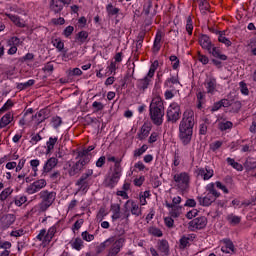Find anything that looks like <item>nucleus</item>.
<instances>
[{
  "label": "nucleus",
  "instance_id": "obj_56",
  "mask_svg": "<svg viewBox=\"0 0 256 256\" xmlns=\"http://www.w3.org/2000/svg\"><path fill=\"white\" fill-rule=\"evenodd\" d=\"M148 149L149 147L147 146V144H143L141 148L134 150V157H141V155H143V153H145V151H147Z\"/></svg>",
  "mask_w": 256,
  "mask_h": 256
},
{
  "label": "nucleus",
  "instance_id": "obj_57",
  "mask_svg": "<svg viewBox=\"0 0 256 256\" xmlns=\"http://www.w3.org/2000/svg\"><path fill=\"white\" fill-rule=\"evenodd\" d=\"M8 45L9 46H14V47H19L21 45V39L17 36H13L8 40Z\"/></svg>",
  "mask_w": 256,
  "mask_h": 256
},
{
  "label": "nucleus",
  "instance_id": "obj_28",
  "mask_svg": "<svg viewBox=\"0 0 256 256\" xmlns=\"http://www.w3.org/2000/svg\"><path fill=\"white\" fill-rule=\"evenodd\" d=\"M120 12H121V9L113 6V3H108L106 5V13L108 17H117V15H119Z\"/></svg>",
  "mask_w": 256,
  "mask_h": 256
},
{
  "label": "nucleus",
  "instance_id": "obj_22",
  "mask_svg": "<svg viewBox=\"0 0 256 256\" xmlns=\"http://www.w3.org/2000/svg\"><path fill=\"white\" fill-rule=\"evenodd\" d=\"M49 9L54 13V15H61V11H63L64 6L59 0H51L49 3Z\"/></svg>",
  "mask_w": 256,
  "mask_h": 256
},
{
  "label": "nucleus",
  "instance_id": "obj_20",
  "mask_svg": "<svg viewBox=\"0 0 256 256\" xmlns=\"http://www.w3.org/2000/svg\"><path fill=\"white\" fill-rule=\"evenodd\" d=\"M196 173L198 177H201V179H203L204 181H209V179H211V177L215 175V172L213 171V169L207 166L205 168H198Z\"/></svg>",
  "mask_w": 256,
  "mask_h": 256
},
{
  "label": "nucleus",
  "instance_id": "obj_47",
  "mask_svg": "<svg viewBox=\"0 0 256 256\" xmlns=\"http://www.w3.org/2000/svg\"><path fill=\"white\" fill-rule=\"evenodd\" d=\"M226 161H227L228 165L233 167V169H236V171H241L243 169V165L236 162L235 159H233V158H227Z\"/></svg>",
  "mask_w": 256,
  "mask_h": 256
},
{
  "label": "nucleus",
  "instance_id": "obj_35",
  "mask_svg": "<svg viewBox=\"0 0 256 256\" xmlns=\"http://www.w3.org/2000/svg\"><path fill=\"white\" fill-rule=\"evenodd\" d=\"M143 41H145V34H143V33L138 34L137 39H136V45L132 49L133 53H137V51H139V49H141V47H143Z\"/></svg>",
  "mask_w": 256,
  "mask_h": 256
},
{
  "label": "nucleus",
  "instance_id": "obj_37",
  "mask_svg": "<svg viewBox=\"0 0 256 256\" xmlns=\"http://www.w3.org/2000/svg\"><path fill=\"white\" fill-rule=\"evenodd\" d=\"M76 159L78 161H87V165H89L91 161V157H89V154L84 149L77 152Z\"/></svg>",
  "mask_w": 256,
  "mask_h": 256
},
{
  "label": "nucleus",
  "instance_id": "obj_49",
  "mask_svg": "<svg viewBox=\"0 0 256 256\" xmlns=\"http://www.w3.org/2000/svg\"><path fill=\"white\" fill-rule=\"evenodd\" d=\"M15 104L13 103V100L9 99L6 101V103L3 105V107L0 109V115H3L6 111H9Z\"/></svg>",
  "mask_w": 256,
  "mask_h": 256
},
{
  "label": "nucleus",
  "instance_id": "obj_43",
  "mask_svg": "<svg viewBox=\"0 0 256 256\" xmlns=\"http://www.w3.org/2000/svg\"><path fill=\"white\" fill-rule=\"evenodd\" d=\"M89 38V33H87V31H80L77 35H76V41L78 43H85L87 41V39Z\"/></svg>",
  "mask_w": 256,
  "mask_h": 256
},
{
  "label": "nucleus",
  "instance_id": "obj_21",
  "mask_svg": "<svg viewBox=\"0 0 256 256\" xmlns=\"http://www.w3.org/2000/svg\"><path fill=\"white\" fill-rule=\"evenodd\" d=\"M195 241V234H186L180 238V249H187V247H191V243Z\"/></svg>",
  "mask_w": 256,
  "mask_h": 256
},
{
  "label": "nucleus",
  "instance_id": "obj_23",
  "mask_svg": "<svg viewBox=\"0 0 256 256\" xmlns=\"http://www.w3.org/2000/svg\"><path fill=\"white\" fill-rule=\"evenodd\" d=\"M128 205L131 206L130 213H132L136 217H140V215H142L141 207H139V204H137V202H135L134 200H127L124 204V207L127 208Z\"/></svg>",
  "mask_w": 256,
  "mask_h": 256
},
{
  "label": "nucleus",
  "instance_id": "obj_1",
  "mask_svg": "<svg viewBox=\"0 0 256 256\" xmlns=\"http://www.w3.org/2000/svg\"><path fill=\"white\" fill-rule=\"evenodd\" d=\"M195 127V112L187 109L182 115L179 124V139L183 145H189L193 139V128Z\"/></svg>",
  "mask_w": 256,
  "mask_h": 256
},
{
  "label": "nucleus",
  "instance_id": "obj_41",
  "mask_svg": "<svg viewBox=\"0 0 256 256\" xmlns=\"http://www.w3.org/2000/svg\"><path fill=\"white\" fill-rule=\"evenodd\" d=\"M10 195H13V189L11 187L5 188L1 193H0V201H7L9 199Z\"/></svg>",
  "mask_w": 256,
  "mask_h": 256
},
{
  "label": "nucleus",
  "instance_id": "obj_3",
  "mask_svg": "<svg viewBox=\"0 0 256 256\" xmlns=\"http://www.w3.org/2000/svg\"><path fill=\"white\" fill-rule=\"evenodd\" d=\"M199 44L202 49H205L210 55L214 56L215 59H219V61H227V56L221 54V50L213 45L211 38H209L207 34H202L199 37Z\"/></svg>",
  "mask_w": 256,
  "mask_h": 256
},
{
  "label": "nucleus",
  "instance_id": "obj_33",
  "mask_svg": "<svg viewBox=\"0 0 256 256\" xmlns=\"http://www.w3.org/2000/svg\"><path fill=\"white\" fill-rule=\"evenodd\" d=\"M209 125H211V120H209V118H204L199 125V134L207 135V129Z\"/></svg>",
  "mask_w": 256,
  "mask_h": 256
},
{
  "label": "nucleus",
  "instance_id": "obj_31",
  "mask_svg": "<svg viewBox=\"0 0 256 256\" xmlns=\"http://www.w3.org/2000/svg\"><path fill=\"white\" fill-rule=\"evenodd\" d=\"M166 207L168 209H171L170 216L173 217L174 219H177V217H179V215H181V207L180 206H175L173 204L166 203Z\"/></svg>",
  "mask_w": 256,
  "mask_h": 256
},
{
  "label": "nucleus",
  "instance_id": "obj_40",
  "mask_svg": "<svg viewBox=\"0 0 256 256\" xmlns=\"http://www.w3.org/2000/svg\"><path fill=\"white\" fill-rule=\"evenodd\" d=\"M39 165H41V161L39 159H33L30 161V167H32V177H37V173L39 172Z\"/></svg>",
  "mask_w": 256,
  "mask_h": 256
},
{
  "label": "nucleus",
  "instance_id": "obj_2",
  "mask_svg": "<svg viewBox=\"0 0 256 256\" xmlns=\"http://www.w3.org/2000/svg\"><path fill=\"white\" fill-rule=\"evenodd\" d=\"M149 115L154 125L157 127L163 125V117H165V104L161 97L156 96L152 99L149 106Z\"/></svg>",
  "mask_w": 256,
  "mask_h": 256
},
{
  "label": "nucleus",
  "instance_id": "obj_50",
  "mask_svg": "<svg viewBox=\"0 0 256 256\" xmlns=\"http://www.w3.org/2000/svg\"><path fill=\"white\" fill-rule=\"evenodd\" d=\"M83 247V240L81 238H76L72 241V248L76 249V251H81Z\"/></svg>",
  "mask_w": 256,
  "mask_h": 256
},
{
  "label": "nucleus",
  "instance_id": "obj_25",
  "mask_svg": "<svg viewBox=\"0 0 256 256\" xmlns=\"http://www.w3.org/2000/svg\"><path fill=\"white\" fill-rule=\"evenodd\" d=\"M14 116L13 113L8 112L0 119V129H5L7 125H10L13 121Z\"/></svg>",
  "mask_w": 256,
  "mask_h": 256
},
{
  "label": "nucleus",
  "instance_id": "obj_8",
  "mask_svg": "<svg viewBox=\"0 0 256 256\" xmlns=\"http://www.w3.org/2000/svg\"><path fill=\"white\" fill-rule=\"evenodd\" d=\"M57 229H59V224H54L48 229V231L46 229H42L40 230L39 234L36 236V239H38V241H42L46 245H49V243L53 241V238L57 233Z\"/></svg>",
  "mask_w": 256,
  "mask_h": 256
},
{
  "label": "nucleus",
  "instance_id": "obj_52",
  "mask_svg": "<svg viewBox=\"0 0 256 256\" xmlns=\"http://www.w3.org/2000/svg\"><path fill=\"white\" fill-rule=\"evenodd\" d=\"M35 59V55L33 53H27L25 56L19 58L20 63H29V61H33Z\"/></svg>",
  "mask_w": 256,
  "mask_h": 256
},
{
  "label": "nucleus",
  "instance_id": "obj_15",
  "mask_svg": "<svg viewBox=\"0 0 256 256\" xmlns=\"http://www.w3.org/2000/svg\"><path fill=\"white\" fill-rule=\"evenodd\" d=\"M151 9H153V0H145L142 13L146 15V17H148V15L155 17V15H157V9H159V4L156 3L154 5L153 11H151Z\"/></svg>",
  "mask_w": 256,
  "mask_h": 256
},
{
  "label": "nucleus",
  "instance_id": "obj_46",
  "mask_svg": "<svg viewBox=\"0 0 256 256\" xmlns=\"http://www.w3.org/2000/svg\"><path fill=\"white\" fill-rule=\"evenodd\" d=\"M26 201H27V196L20 195L14 198L13 203L16 205V207H22L23 205H25Z\"/></svg>",
  "mask_w": 256,
  "mask_h": 256
},
{
  "label": "nucleus",
  "instance_id": "obj_32",
  "mask_svg": "<svg viewBox=\"0 0 256 256\" xmlns=\"http://www.w3.org/2000/svg\"><path fill=\"white\" fill-rule=\"evenodd\" d=\"M112 211V221H117V219H121V205L113 204L111 205Z\"/></svg>",
  "mask_w": 256,
  "mask_h": 256
},
{
  "label": "nucleus",
  "instance_id": "obj_4",
  "mask_svg": "<svg viewBox=\"0 0 256 256\" xmlns=\"http://www.w3.org/2000/svg\"><path fill=\"white\" fill-rule=\"evenodd\" d=\"M38 195L41 199L38 204L39 213H45L55 203V199H57V192L55 191L42 190Z\"/></svg>",
  "mask_w": 256,
  "mask_h": 256
},
{
  "label": "nucleus",
  "instance_id": "obj_55",
  "mask_svg": "<svg viewBox=\"0 0 256 256\" xmlns=\"http://www.w3.org/2000/svg\"><path fill=\"white\" fill-rule=\"evenodd\" d=\"M51 123L54 129H58V127H61L63 120L59 116H54L52 117Z\"/></svg>",
  "mask_w": 256,
  "mask_h": 256
},
{
  "label": "nucleus",
  "instance_id": "obj_26",
  "mask_svg": "<svg viewBox=\"0 0 256 256\" xmlns=\"http://www.w3.org/2000/svg\"><path fill=\"white\" fill-rule=\"evenodd\" d=\"M149 133H151V126L144 124L137 134L139 141H144V139H147V137H149Z\"/></svg>",
  "mask_w": 256,
  "mask_h": 256
},
{
  "label": "nucleus",
  "instance_id": "obj_42",
  "mask_svg": "<svg viewBox=\"0 0 256 256\" xmlns=\"http://www.w3.org/2000/svg\"><path fill=\"white\" fill-rule=\"evenodd\" d=\"M220 102L222 103V107H231V105H235L237 109H241V102L239 101L233 102V100L222 99Z\"/></svg>",
  "mask_w": 256,
  "mask_h": 256
},
{
  "label": "nucleus",
  "instance_id": "obj_60",
  "mask_svg": "<svg viewBox=\"0 0 256 256\" xmlns=\"http://www.w3.org/2000/svg\"><path fill=\"white\" fill-rule=\"evenodd\" d=\"M25 163H27V159L26 158H21L18 162V164H16V173H20L21 171H23V168L25 167Z\"/></svg>",
  "mask_w": 256,
  "mask_h": 256
},
{
  "label": "nucleus",
  "instance_id": "obj_14",
  "mask_svg": "<svg viewBox=\"0 0 256 256\" xmlns=\"http://www.w3.org/2000/svg\"><path fill=\"white\" fill-rule=\"evenodd\" d=\"M85 165H87V160H77L73 165H70L68 175H70V177H75V175H79V173L83 171V169H85Z\"/></svg>",
  "mask_w": 256,
  "mask_h": 256
},
{
  "label": "nucleus",
  "instance_id": "obj_11",
  "mask_svg": "<svg viewBox=\"0 0 256 256\" xmlns=\"http://www.w3.org/2000/svg\"><path fill=\"white\" fill-rule=\"evenodd\" d=\"M166 117L170 123H177L181 119V106L177 102L171 103L167 109Z\"/></svg>",
  "mask_w": 256,
  "mask_h": 256
},
{
  "label": "nucleus",
  "instance_id": "obj_16",
  "mask_svg": "<svg viewBox=\"0 0 256 256\" xmlns=\"http://www.w3.org/2000/svg\"><path fill=\"white\" fill-rule=\"evenodd\" d=\"M15 214H6L0 218L1 229H9L10 225H13L16 221Z\"/></svg>",
  "mask_w": 256,
  "mask_h": 256
},
{
  "label": "nucleus",
  "instance_id": "obj_6",
  "mask_svg": "<svg viewBox=\"0 0 256 256\" xmlns=\"http://www.w3.org/2000/svg\"><path fill=\"white\" fill-rule=\"evenodd\" d=\"M121 175H123V167L119 162H117L112 168H110L108 177L104 180L105 187L114 189L117 183L121 180Z\"/></svg>",
  "mask_w": 256,
  "mask_h": 256
},
{
  "label": "nucleus",
  "instance_id": "obj_59",
  "mask_svg": "<svg viewBox=\"0 0 256 256\" xmlns=\"http://www.w3.org/2000/svg\"><path fill=\"white\" fill-rule=\"evenodd\" d=\"M50 179L53 181V183H59L61 181V172L54 171L50 174Z\"/></svg>",
  "mask_w": 256,
  "mask_h": 256
},
{
  "label": "nucleus",
  "instance_id": "obj_53",
  "mask_svg": "<svg viewBox=\"0 0 256 256\" xmlns=\"http://www.w3.org/2000/svg\"><path fill=\"white\" fill-rule=\"evenodd\" d=\"M67 75L68 77H79V75H82L83 74V71H81V69L79 68H74V69H70V70H67Z\"/></svg>",
  "mask_w": 256,
  "mask_h": 256
},
{
  "label": "nucleus",
  "instance_id": "obj_9",
  "mask_svg": "<svg viewBox=\"0 0 256 256\" xmlns=\"http://www.w3.org/2000/svg\"><path fill=\"white\" fill-rule=\"evenodd\" d=\"M91 177H93V169H87L85 173L76 181V186L79 187V191L87 193L91 187Z\"/></svg>",
  "mask_w": 256,
  "mask_h": 256
},
{
  "label": "nucleus",
  "instance_id": "obj_38",
  "mask_svg": "<svg viewBox=\"0 0 256 256\" xmlns=\"http://www.w3.org/2000/svg\"><path fill=\"white\" fill-rule=\"evenodd\" d=\"M58 138L57 137H50L49 140L46 142V151L47 153H51L55 149V145H57Z\"/></svg>",
  "mask_w": 256,
  "mask_h": 256
},
{
  "label": "nucleus",
  "instance_id": "obj_48",
  "mask_svg": "<svg viewBox=\"0 0 256 256\" xmlns=\"http://www.w3.org/2000/svg\"><path fill=\"white\" fill-rule=\"evenodd\" d=\"M220 131H227V129H233V122L223 121L218 124Z\"/></svg>",
  "mask_w": 256,
  "mask_h": 256
},
{
  "label": "nucleus",
  "instance_id": "obj_34",
  "mask_svg": "<svg viewBox=\"0 0 256 256\" xmlns=\"http://www.w3.org/2000/svg\"><path fill=\"white\" fill-rule=\"evenodd\" d=\"M226 221H228L229 225L235 227V225H239V223H241V216L231 213L226 216Z\"/></svg>",
  "mask_w": 256,
  "mask_h": 256
},
{
  "label": "nucleus",
  "instance_id": "obj_12",
  "mask_svg": "<svg viewBox=\"0 0 256 256\" xmlns=\"http://www.w3.org/2000/svg\"><path fill=\"white\" fill-rule=\"evenodd\" d=\"M45 187H47V180L42 178L27 186L26 193L28 195H35V193H39V191H41V189H45Z\"/></svg>",
  "mask_w": 256,
  "mask_h": 256
},
{
  "label": "nucleus",
  "instance_id": "obj_10",
  "mask_svg": "<svg viewBox=\"0 0 256 256\" xmlns=\"http://www.w3.org/2000/svg\"><path fill=\"white\" fill-rule=\"evenodd\" d=\"M155 71H157V66L152 65L149 72L143 79L137 81V87L139 91H145L149 89V86L153 84V77H155Z\"/></svg>",
  "mask_w": 256,
  "mask_h": 256
},
{
  "label": "nucleus",
  "instance_id": "obj_17",
  "mask_svg": "<svg viewBox=\"0 0 256 256\" xmlns=\"http://www.w3.org/2000/svg\"><path fill=\"white\" fill-rule=\"evenodd\" d=\"M189 227L192 229H205L207 227V217L201 216L189 222Z\"/></svg>",
  "mask_w": 256,
  "mask_h": 256
},
{
  "label": "nucleus",
  "instance_id": "obj_64",
  "mask_svg": "<svg viewBox=\"0 0 256 256\" xmlns=\"http://www.w3.org/2000/svg\"><path fill=\"white\" fill-rule=\"evenodd\" d=\"M223 146V142L221 141H215L214 143L210 144L211 151L215 152L217 149H221Z\"/></svg>",
  "mask_w": 256,
  "mask_h": 256
},
{
  "label": "nucleus",
  "instance_id": "obj_7",
  "mask_svg": "<svg viewBox=\"0 0 256 256\" xmlns=\"http://www.w3.org/2000/svg\"><path fill=\"white\" fill-rule=\"evenodd\" d=\"M175 187L182 192L189 191L191 185V175L187 172H180L173 175Z\"/></svg>",
  "mask_w": 256,
  "mask_h": 256
},
{
  "label": "nucleus",
  "instance_id": "obj_61",
  "mask_svg": "<svg viewBox=\"0 0 256 256\" xmlns=\"http://www.w3.org/2000/svg\"><path fill=\"white\" fill-rule=\"evenodd\" d=\"M81 237L83 241H87L88 243L95 240V235L89 234L87 231L82 232Z\"/></svg>",
  "mask_w": 256,
  "mask_h": 256
},
{
  "label": "nucleus",
  "instance_id": "obj_29",
  "mask_svg": "<svg viewBox=\"0 0 256 256\" xmlns=\"http://www.w3.org/2000/svg\"><path fill=\"white\" fill-rule=\"evenodd\" d=\"M6 17H8V19H10V21H12V23H14L16 27H20V28L25 27V22L22 21L21 17L15 14H9V13H6Z\"/></svg>",
  "mask_w": 256,
  "mask_h": 256
},
{
  "label": "nucleus",
  "instance_id": "obj_44",
  "mask_svg": "<svg viewBox=\"0 0 256 256\" xmlns=\"http://www.w3.org/2000/svg\"><path fill=\"white\" fill-rule=\"evenodd\" d=\"M149 235H152L153 237H163V231L161 229L151 226L148 228Z\"/></svg>",
  "mask_w": 256,
  "mask_h": 256
},
{
  "label": "nucleus",
  "instance_id": "obj_19",
  "mask_svg": "<svg viewBox=\"0 0 256 256\" xmlns=\"http://www.w3.org/2000/svg\"><path fill=\"white\" fill-rule=\"evenodd\" d=\"M206 93L209 95H215L217 93V80L215 78H208L204 82Z\"/></svg>",
  "mask_w": 256,
  "mask_h": 256
},
{
  "label": "nucleus",
  "instance_id": "obj_51",
  "mask_svg": "<svg viewBox=\"0 0 256 256\" xmlns=\"http://www.w3.org/2000/svg\"><path fill=\"white\" fill-rule=\"evenodd\" d=\"M36 117L38 119V125L40 123H43V121H45L49 116H47V111L45 110H40L37 114Z\"/></svg>",
  "mask_w": 256,
  "mask_h": 256
},
{
  "label": "nucleus",
  "instance_id": "obj_45",
  "mask_svg": "<svg viewBox=\"0 0 256 256\" xmlns=\"http://www.w3.org/2000/svg\"><path fill=\"white\" fill-rule=\"evenodd\" d=\"M35 85V80L31 79L24 83L17 84V89L19 91H23L24 89H29V87H33Z\"/></svg>",
  "mask_w": 256,
  "mask_h": 256
},
{
  "label": "nucleus",
  "instance_id": "obj_39",
  "mask_svg": "<svg viewBox=\"0 0 256 256\" xmlns=\"http://www.w3.org/2000/svg\"><path fill=\"white\" fill-rule=\"evenodd\" d=\"M52 45H53V47H56V49L60 53H63V51L65 49V43H63V40H61L60 38L53 39L52 40Z\"/></svg>",
  "mask_w": 256,
  "mask_h": 256
},
{
  "label": "nucleus",
  "instance_id": "obj_62",
  "mask_svg": "<svg viewBox=\"0 0 256 256\" xmlns=\"http://www.w3.org/2000/svg\"><path fill=\"white\" fill-rule=\"evenodd\" d=\"M92 107L94 108V113H99V111H103V109H105V105L97 101L92 103Z\"/></svg>",
  "mask_w": 256,
  "mask_h": 256
},
{
  "label": "nucleus",
  "instance_id": "obj_30",
  "mask_svg": "<svg viewBox=\"0 0 256 256\" xmlns=\"http://www.w3.org/2000/svg\"><path fill=\"white\" fill-rule=\"evenodd\" d=\"M157 247L160 253H163L164 255H169V242L167 240L165 239L159 240Z\"/></svg>",
  "mask_w": 256,
  "mask_h": 256
},
{
  "label": "nucleus",
  "instance_id": "obj_5",
  "mask_svg": "<svg viewBox=\"0 0 256 256\" xmlns=\"http://www.w3.org/2000/svg\"><path fill=\"white\" fill-rule=\"evenodd\" d=\"M124 245L125 238H119L115 240V237H110L101 243L100 247H102V249H107V247H110L107 256H117L121 252V249H123Z\"/></svg>",
  "mask_w": 256,
  "mask_h": 256
},
{
  "label": "nucleus",
  "instance_id": "obj_13",
  "mask_svg": "<svg viewBox=\"0 0 256 256\" xmlns=\"http://www.w3.org/2000/svg\"><path fill=\"white\" fill-rule=\"evenodd\" d=\"M163 35L164 34L163 32H161V30H157L151 49L153 55H158L159 52L161 51V47L163 45Z\"/></svg>",
  "mask_w": 256,
  "mask_h": 256
},
{
  "label": "nucleus",
  "instance_id": "obj_54",
  "mask_svg": "<svg viewBox=\"0 0 256 256\" xmlns=\"http://www.w3.org/2000/svg\"><path fill=\"white\" fill-rule=\"evenodd\" d=\"M186 31L188 35H193V19H191V16H189L186 20Z\"/></svg>",
  "mask_w": 256,
  "mask_h": 256
},
{
  "label": "nucleus",
  "instance_id": "obj_18",
  "mask_svg": "<svg viewBox=\"0 0 256 256\" xmlns=\"http://www.w3.org/2000/svg\"><path fill=\"white\" fill-rule=\"evenodd\" d=\"M199 205H202V207H210V205H213L215 201H217V197H215L212 194L206 193L205 196H198Z\"/></svg>",
  "mask_w": 256,
  "mask_h": 256
},
{
  "label": "nucleus",
  "instance_id": "obj_36",
  "mask_svg": "<svg viewBox=\"0 0 256 256\" xmlns=\"http://www.w3.org/2000/svg\"><path fill=\"white\" fill-rule=\"evenodd\" d=\"M215 183L211 182L209 184H207L206 186V191L209 195H213L214 197H216L218 199V197H221V193H219L217 191V189H215Z\"/></svg>",
  "mask_w": 256,
  "mask_h": 256
},
{
  "label": "nucleus",
  "instance_id": "obj_24",
  "mask_svg": "<svg viewBox=\"0 0 256 256\" xmlns=\"http://www.w3.org/2000/svg\"><path fill=\"white\" fill-rule=\"evenodd\" d=\"M58 163L59 159L55 157H51L50 159H48L43 167L44 173H51V171H53V169L57 167Z\"/></svg>",
  "mask_w": 256,
  "mask_h": 256
},
{
  "label": "nucleus",
  "instance_id": "obj_58",
  "mask_svg": "<svg viewBox=\"0 0 256 256\" xmlns=\"http://www.w3.org/2000/svg\"><path fill=\"white\" fill-rule=\"evenodd\" d=\"M30 172H31V168L30 167L22 169V172L18 175L17 179L19 181H25V177H27Z\"/></svg>",
  "mask_w": 256,
  "mask_h": 256
},
{
  "label": "nucleus",
  "instance_id": "obj_63",
  "mask_svg": "<svg viewBox=\"0 0 256 256\" xmlns=\"http://www.w3.org/2000/svg\"><path fill=\"white\" fill-rule=\"evenodd\" d=\"M159 140V133L158 132H152L150 137L148 138V143L150 145H153V143H157Z\"/></svg>",
  "mask_w": 256,
  "mask_h": 256
},
{
  "label": "nucleus",
  "instance_id": "obj_27",
  "mask_svg": "<svg viewBox=\"0 0 256 256\" xmlns=\"http://www.w3.org/2000/svg\"><path fill=\"white\" fill-rule=\"evenodd\" d=\"M215 33H216V35H218L219 43H223V45H225V47H231V45H233L231 40H229V38L225 37L224 31L216 30Z\"/></svg>",
  "mask_w": 256,
  "mask_h": 256
}]
</instances>
